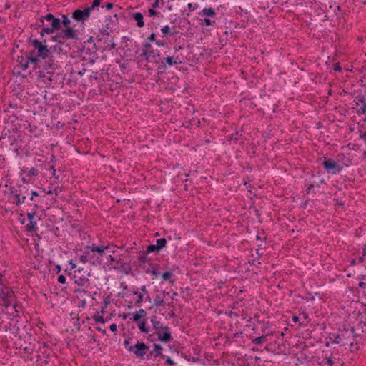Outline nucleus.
Wrapping results in <instances>:
<instances>
[{
	"label": "nucleus",
	"mask_w": 366,
	"mask_h": 366,
	"mask_svg": "<svg viewBox=\"0 0 366 366\" xmlns=\"http://www.w3.org/2000/svg\"><path fill=\"white\" fill-rule=\"evenodd\" d=\"M31 43L34 48L36 50V54L34 51L30 52L29 56L27 57V62L22 65L24 70L28 68L29 63L34 64V69H36V66L40 62L41 59H46L49 54H51V52L46 44L45 40L40 41L37 39H34L31 41Z\"/></svg>",
	"instance_id": "obj_1"
},
{
	"label": "nucleus",
	"mask_w": 366,
	"mask_h": 366,
	"mask_svg": "<svg viewBox=\"0 0 366 366\" xmlns=\"http://www.w3.org/2000/svg\"><path fill=\"white\" fill-rule=\"evenodd\" d=\"M39 21L41 23L39 25V27L44 26V21L50 24V26H49V25H46V26L42 28V30L40 32L41 36H43L44 34H51L55 31L59 30L61 26V20L55 17L52 14H47L45 16H41V18L39 19Z\"/></svg>",
	"instance_id": "obj_2"
},
{
	"label": "nucleus",
	"mask_w": 366,
	"mask_h": 366,
	"mask_svg": "<svg viewBox=\"0 0 366 366\" xmlns=\"http://www.w3.org/2000/svg\"><path fill=\"white\" fill-rule=\"evenodd\" d=\"M149 347L144 342H137L134 345H131L127 347L128 351L133 352L137 357L142 360H148L149 355H147V352Z\"/></svg>",
	"instance_id": "obj_3"
},
{
	"label": "nucleus",
	"mask_w": 366,
	"mask_h": 366,
	"mask_svg": "<svg viewBox=\"0 0 366 366\" xmlns=\"http://www.w3.org/2000/svg\"><path fill=\"white\" fill-rule=\"evenodd\" d=\"M322 164L329 174H335L342 169L340 165L332 159H325Z\"/></svg>",
	"instance_id": "obj_4"
},
{
	"label": "nucleus",
	"mask_w": 366,
	"mask_h": 366,
	"mask_svg": "<svg viewBox=\"0 0 366 366\" xmlns=\"http://www.w3.org/2000/svg\"><path fill=\"white\" fill-rule=\"evenodd\" d=\"M140 56L143 58L147 62H150V59L152 57L159 56V54L154 52L149 43L144 42L143 44L142 52Z\"/></svg>",
	"instance_id": "obj_5"
},
{
	"label": "nucleus",
	"mask_w": 366,
	"mask_h": 366,
	"mask_svg": "<svg viewBox=\"0 0 366 366\" xmlns=\"http://www.w3.org/2000/svg\"><path fill=\"white\" fill-rule=\"evenodd\" d=\"M91 13V9L87 7L84 10L77 9L72 13V18L77 21H85L90 16Z\"/></svg>",
	"instance_id": "obj_6"
},
{
	"label": "nucleus",
	"mask_w": 366,
	"mask_h": 366,
	"mask_svg": "<svg viewBox=\"0 0 366 366\" xmlns=\"http://www.w3.org/2000/svg\"><path fill=\"white\" fill-rule=\"evenodd\" d=\"M44 60L43 67L45 70L54 71L59 68L58 61L54 59L51 54H49Z\"/></svg>",
	"instance_id": "obj_7"
},
{
	"label": "nucleus",
	"mask_w": 366,
	"mask_h": 366,
	"mask_svg": "<svg viewBox=\"0 0 366 366\" xmlns=\"http://www.w3.org/2000/svg\"><path fill=\"white\" fill-rule=\"evenodd\" d=\"M59 37H62L63 40L76 39L77 31L73 29L71 26L65 27V29L59 33Z\"/></svg>",
	"instance_id": "obj_8"
},
{
	"label": "nucleus",
	"mask_w": 366,
	"mask_h": 366,
	"mask_svg": "<svg viewBox=\"0 0 366 366\" xmlns=\"http://www.w3.org/2000/svg\"><path fill=\"white\" fill-rule=\"evenodd\" d=\"M89 248L92 252H97L100 255H103L105 251L110 249L111 248H116V246L113 244H109L107 246H97L95 244H92Z\"/></svg>",
	"instance_id": "obj_9"
},
{
	"label": "nucleus",
	"mask_w": 366,
	"mask_h": 366,
	"mask_svg": "<svg viewBox=\"0 0 366 366\" xmlns=\"http://www.w3.org/2000/svg\"><path fill=\"white\" fill-rule=\"evenodd\" d=\"M356 99L357 100V102H355L356 106H359L360 104H361L360 108L357 111V113L362 114H365L366 113V101L365 99V97L363 96L357 97Z\"/></svg>",
	"instance_id": "obj_10"
},
{
	"label": "nucleus",
	"mask_w": 366,
	"mask_h": 366,
	"mask_svg": "<svg viewBox=\"0 0 366 366\" xmlns=\"http://www.w3.org/2000/svg\"><path fill=\"white\" fill-rule=\"evenodd\" d=\"M151 322L153 325L154 329L155 330H162L164 331L169 330V328L167 326L163 325L159 321L157 320L156 317H153L151 319Z\"/></svg>",
	"instance_id": "obj_11"
},
{
	"label": "nucleus",
	"mask_w": 366,
	"mask_h": 366,
	"mask_svg": "<svg viewBox=\"0 0 366 366\" xmlns=\"http://www.w3.org/2000/svg\"><path fill=\"white\" fill-rule=\"evenodd\" d=\"M14 296V292L8 287H5L2 289L0 292V299L3 301H6L8 298H12Z\"/></svg>",
	"instance_id": "obj_12"
},
{
	"label": "nucleus",
	"mask_w": 366,
	"mask_h": 366,
	"mask_svg": "<svg viewBox=\"0 0 366 366\" xmlns=\"http://www.w3.org/2000/svg\"><path fill=\"white\" fill-rule=\"evenodd\" d=\"M157 334L158 335V339L162 342H171L172 340V337L169 332V330L165 331L163 333L158 332Z\"/></svg>",
	"instance_id": "obj_13"
},
{
	"label": "nucleus",
	"mask_w": 366,
	"mask_h": 366,
	"mask_svg": "<svg viewBox=\"0 0 366 366\" xmlns=\"http://www.w3.org/2000/svg\"><path fill=\"white\" fill-rule=\"evenodd\" d=\"M162 32L163 33V36H166L169 34L170 35H174L177 33L176 27L173 26L171 28L170 26L166 25L161 29Z\"/></svg>",
	"instance_id": "obj_14"
},
{
	"label": "nucleus",
	"mask_w": 366,
	"mask_h": 366,
	"mask_svg": "<svg viewBox=\"0 0 366 366\" xmlns=\"http://www.w3.org/2000/svg\"><path fill=\"white\" fill-rule=\"evenodd\" d=\"M146 312L144 309H139L138 311H136L133 313L132 320L134 322H138L142 317L146 316Z\"/></svg>",
	"instance_id": "obj_15"
},
{
	"label": "nucleus",
	"mask_w": 366,
	"mask_h": 366,
	"mask_svg": "<svg viewBox=\"0 0 366 366\" xmlns=\"http://www.w3.org/2000/svg\"><path fill=\"white\" fill-rule=\"evenodd\" d=\"M74 283L76 285H77L78 286L83 287L86 284H88L89 279L86 278V277H77L76 275H74Z\"/></svg>",
	"instance_id": "obj_16"
},
{
	"label": "nucleus",
	"mask_w": 366,
	"mask_h": 366,
	"mask_svg": "<svg viewBox=\"0 0 366 366\" xmlns=\"http://www.w3.org/2000/svg\"><path fill=\"white\" fill-rule=\"evenodd\" d=\"M134 19L137 21V25L138 27L142 28L144 26L143 20V15L140 12H137L133 15Z\"/></svg>",
	"instance_id": "obj_17"
},
{
	"label": "nucleus",
	"mask_w": 366,
	"mask_h": 366,
	"mask_svg": "<svg viewBox=\"0 0 366 366\" xmlns=\"http://www.w3.org/2000/svg\"><path fill=\"white\" fill-rule=\"evenodd\" d=\"M166 294L168 295L169 293L163 292V296H161L160 295H156L154 300V305L157 307L162 305L164 303V297Z\"/></svg>",
	"instance_id": "obj_18"
},
{
	"label": "nucleus",
	"mask_w": 366,
	"mask_h": 366,
	"mask_svg": "<svg viewBox=\"0 0 366 366\" xmlns=\"http://www.w3.org/2000/svg\"><path fill=\"white\" fill-rule=\"evenodd\" d=\"M154 353L155 357L162 355V347L157 344L154 345V350L150 352V355Z\"/></svg>",
	"instance_id": "obj_19"
},
{
	"label": "nucleus",
	"mask_w": 366,
	"mask_h": 366,
	"mask_svg": "<svg viewBox=\"0 0 366 366\" xmlns=\"http://www.w3.org/2000/svg\"><path fill=\"white\" fill-rule=\"evenodd\" d=\"M200 14L213 17L216 15V13L212 8H204L202 9Z\"/></svg>",
	"instance_id": "obj_20"
},
{
	"label": "nucleus",
	"mask_w": 366,
	"mask_h": 366,
	"mask_svg": "<svg viewBox=\"0 0 366 366\" xmlns=\"http://www.w3.org/2000/svg\"><path fill=\"white\" fill-rule=\"evenodd\" d=\"M14 196V203L16 204L17 206L20 205L23 202H25L26 196H23L22 197H20V195L18 194H15Z\"/></svg>",
	"instance_id": "obj_21"
},
{
	"label": "nucleus",
	"mask_w": 366,
	"mask_h": 366,
	"mask_svg": "<svg viewBox=\"0 0 366 366\" xmlns=\"http://www.w3.org/2000/svg\"><path fill=\"white\" fill-rule=\"evenodd\" d=\"M267 335H262L259 337L253 339L252 342H254L257 345H260V344L264 343L267 340Z\"/></svg>",
	"instance_id": "obj_22"
},
{
	"label": "nucleus",
	"mask_w": 366,
	"mask_h": 366,
	"mask_svg": "<svg viewBox=\"0 0 366 366\" xmlns=\"http://www.w3.org/2000/svg\"><path fill=\"white\" fill-rule=\"evenodd\" d=\"M167 244V240L164 238L158 239L156 241V245L159 250L164 248Z\"/></svg>",
	"instance_id": "obj_23"
},
{
	"label": "nucleus",
	"mask_w": 366,
	"mask_h": 366,
	"mask_svg": "<svg viewBox=\"0 0 366 366\" xmlns=\"http://www.w3.org/2000/svg\"><path fill=\"white\" fill-rule=\"evenodd\" d=\"M62 21H61V24L65 27L71 26V21L68 18L66 15L62 14Z\"/></svg>",
	"instance_id": "obj_24"
},
{
	"label": "nucleus",
	"mask_w": 366,
	"mask_h": 366,
	"mask_svg": "<svg viewBox=\"0 0 366 366\" xmlns=\"http://www.w3.org/2000/svg\"><path fill=\"white\" fill-rule=\"evenodd\" d=\"M27 230L29 232H34L36 230V222L35 221H29V224L26 226Z\"/></svg>",
	"instance_id": "obj_25"
},
{
	"label": "nucleus",
	"mask_w": 366,
	"mask_h": 366,
	"mask_svg": "<svg viewBox=\"0 0 366 366\" xmlns=\"http://www.w3.org/2000/svg\"><path fill=\"white\" fill-rule=\"evenodd\" d=\"M172 277V274L170 272H165L162 274V277L164 280H169L172 283L174 281L171 280Z\"/></svg>",
	"instance_id": "obj_26"
},
{
	"label": "nucleus",
	"mask_w": 366,
	"mask_h": 366,
	"mask_svg": "<svg viewBox=\"0 0 366 366\" xmlns=\"http://www.w3.org/2000/svg\"><path fill=\"white\" fill-rule=\"evenodd\" d=\"M145 325H146V321H145V320H144L143 321H142L139 323L138 327L142 332L147 333L148 329L146 327Z\"/></svg>",
	"instance_id": "obj_27"
},
{
	"label": "nucleus",
	"mask_w": 366,
	"mask_h": 366,
	"mask_svg": "<svg viewBox=\"0 0 366 366\" xmlns=\"http://www.w3.org/2000/svg\"><path fill=\"white\" fill-rule=\"evenodd\" d=\"M134 295H138V299L135 302V305L139 307L141 306L143 301V295L138 292H134Z\"/></svg>",
	"instance_id": "obj_28"
},
{
	"label": "nucleus",
	"mask_w": 366,
	"mask_h": 366,
	"mask_svg": "<svg viewBox=\"0 0 366 366\" xmlns=\"http://www.w3.org/2000/svg\"><path fill=\"white\" fill-rule=\"evenodd\" d=\"M164 61H165L169 66H172L173 64H177L178 62L177 61H173V57L172 56H167L164 59Z\"/></svg>",
	"instance_id": "obj_29"
},
{
	"label": "nucleus",
	"mask_w": 366,
	"mask_h": 366,
	"mask_svg": "<svg viewBox=\"0 0 366 366\" xmlns=\"http://www.w3.org/2000/svg\"><path fill=\"white\" fill-rule=\"evenodd\" d=\"M158 251H159V250L158 249L156 244L149 245L147 249V253L152 252H158Z\"/></svg>",
	"instance_id": "obj_30"
},
{
	"label": "nucleus",
	"mask_w": 366,
	"mask_h": 366,
	"mask_svg": "<svg viewBox=\"0 0 366 366\" xmlns=\"http://www.w3.org/2000/svg\"><path fill=\"white\" fill-rule=\"evenodd\" d=\"M102 0H94L91 6H88V9H91V12L97 6H99Z\"/></svg>",
	"instance_id": "obj_31"
},
{
	"label": "nucleus",
	"mask_w": 366,
	"mask_h": 366,
	"mask_svg": "<svg viewBox=\"0 0 366 366\" xmlns=\"http://www.w3.org/2000/svg\"><path fill=\"white\" fill-rule=\"evenodd\" d=\"M139 260L142 263H144L146 262H147L148 260V258H147V252H144L143 253L140 257H139Z\"/></svg>",
	"instance_id": "obj_32"
},
{
	"label": "nucleus",
	"mask_w": 366,
	"mask_h": 366,
	"mask_svg": "<svg viewBox=\"0 0 366 366\" xmlns=\"http://www.w3.org/2000/svg\"><path fill=\"white\" fill-rule=\"evenodd\" d=\"M215 21H212L211 19H208V18H205L204 19V23L205 24V25L207 26H211L212 25Z\"/></svg>",
	"instance_id": "obj_33"
},
{
	"label": "nucleus",
	"mask_w": 366,
	"mask_h": 366,
	"mask_svg": "<svg viewBox=\"0 0 366 366\" xmlns=\"http://www.w3.org/2000/svg\"><path fill=\"white\" fill-rule=\"evenodd\" d=\"M94 319L96 322H99L102 323L104 322V317L102 316H94Z\"/></svg>",
	"instance_id": "obj_34"
},
{
	"label": "nucleus",
	"mask_w": 366,
	"mask_h": 366,
	"mask_svg": "<svg viewBox=\"0 0 366 366\" xmlns=\"http://www.w3.org/2000/svg\"><path fill=\"white\" fill-rule=\"evenodd\" d=\"M58 282L61 284H64L66 282V277L64 275H59L58 277Z\"/></svg>",
	"instance_id": "obj_35"
},
{
	"label": "nucleus",
	"mask_w": 366,
	"mask_h": 366,
	"mask_svg": "<svg viewBox=\"0 0 366 366\" xmlns=\"http://www.w3.org/2000/svg\"><path fill=\"white\" fill-rule=\"evenodd\" d=\"M34 216H35V212H28L27 213V217L29 219V221H34Z\"/></svg>",
	"instance_id": "obj_36"
},
{
	"label": "nucleus",
	"mask_w": 366,
	"mask_h": 366,
	"mask_svg": "<svg viewBox=\"0 0 366 366\" xmlns=\"http://www.w3.org/2000/svg\"><path fill=\"white\" fill-rule=\"evenodd\" d=\"M149 15L150 16L157 15L158 13L154 9V8L149 9L148 10Z\"/></svg>",
	"instance_id": "obj_37"
},
{
	"label": "nucleus",
	"mask_w": 366,
	"mask_h": 366,
	"mask_svg": "<svg viewBox=\"0 0 366 366\" xmlns=\"http://www.w3.org/2000/svg\"><path fill=\"white\" fill-rule=\"evenodd\" d=\"M11 304V298H8L6 301H4V305L5 307H8Z\"/></svg>",
	"instance_id": "obj_38"
},
{
	"label": "nucleus",
	"mask_w": 366,
	"mask_h": 366,
	"mask_svg": "<svg viewBox=\"0 0 366 366\" xmlns=\"http://www.w3.org/2000/svg\"><path fill=\"white\" fill-rule=\"evenodd\" d=\"M325 364H327L328 366H332L333 362L331 357L326 358V362Z\"/></svg>",
	"instance_id": "obj_39"
},
{
	"label": "nucleus",
	"mask_w": 366,
	"mask_h": 366,
	"mask_svg": "<svg viewBox=\"0 0 366 366\" xmlns=\"http://www.w3.org/2000/svg\"><path fill=\"white\" fill-rule=\"evenodd\" d=\"M148 39L151 41H155L156 42V35L154 33H152L148 38Z\"/></svg>",
	"instance_id": "obj_40"
},
{
	"label": "nucleus",
	"mask_w": 366,
	"mask_h": 366,
	"mask_svg": "<svg viewBox=\"0 0 366 366\" xmlns=\"http://www.w3.org/2000/svg\"><path fill=\"white\" fill-rule=\"evenodd\" d=\"M48 74L49 75L48 77V80L50 81H53L54 71H48Z\"/></svg>",
	"instance_id": "obj_41"
},
{
	"label": "nucleus",
	"mask_w": 366,
	"mask_h": 366,
	"mask_svg": "<svg viewBox=\"0 0 366 366\" xmlns=\"http://www.w3.org/2000/svg\"><path fill=\"white\" fill-rule=\"evenodd\" d=\"M166 364L169 365H174L175 363L170 357H168L166 360Z\"/></svg>",
	"instance_id": "obj_42"
},
{
	"label": "nucleus",
	"mask_w": 366,
	"mask_h": 366,
	"mask_svg": "<svg viewBox=\"0 0 366 366\" xmlns=\"http://www.w3.org/2000/svg\"><path fill=\"white\" fill-rule=\"evenodd\" d=\"M29 174L31 175H36L37 174V171L35 168H31L29 172Z\"/></svg>",
	"instance_id": "obj_43"
},
{
	"label": "nucleus",
	"mask_w": 366,
	"mask_h": 366,
	"mask_svg": "<svg viewBox=\"0 0 366 366\" xmlns=\"http://www.w3.org/2000/svg\"><path fill=\"white\" fill-rule=\"evenodd\" d=\"M80 261L83 263H86L88 259H87V256L86 255H82L81 257H80Z\"/></svg>",
	"instance_id": "obj_44"
},
{
	"label": "nucleus",
	"mask_w": 366,
	"mask_h": 366,
	"mask_svg": "<svg viewBox=\"0 0 366 366\" xmlns=\"http://www.w3.org/2000/svg\"><path fill=\"white\" fill-rule=\"evenodd\" d=\"M109 328H110V330H111L112 332H115V331H117V327L116 324H114V323L112 324V325H110Z\"/></svg>",
	"instance_id": "obj_45"
},
{
	"label": "nucleus",
	"mask_w": 366,
	"mask_h": 366,
	"mask_svg": "<svg viewBox=\"0 0 366 366\" xmlns=\"http://www.w3.org/2000/svg\"><path fill=\"white\" fill-rule=\"evenodd\" d=\"M62 37H59V34L53 37L54 41L61 42Z\"/></svg>",
	"instance_id": "obj_46"
},
{
	"label": "nucleus",
	"mask_w": 366,
	"mask_h": 366,
	"mask_svg": "<svg viewBox=\"0 0 366 366\" xmlns=\"http://www.w3.org/2000/svg\"><path fill=\"white\" fill-rule=\"evenodd\" d=\"M358 286L361 288H366V282H360Z\"/></svg>",
	"instance_id": "obj_47"
},
{
	"label": "nucleus",
	"mask_w": 366,
	"mask_h": 366,
	"mask_svg": "<svg viewBox=\"0 0 366 366\" xmlns=\"http://www.w3.org/2000/svg\"><path fill=\"white\" fill-rule=\"evenodd\" d=\"M159 6V1L155 0L152 4V8H156Z\"/></svg>",
	"instance_id": "obj_48"
},
{
	"label": "nucleus",
	"mask_w": 366,
	"mask_h": 366,
	"mask_svg": "<svg viewBox=\"0 0 366 366\" xmlns=\"http://www.w3.org/2000/svg\"><path fill=\"white\" fill-rule=\"evenodd\" d=\"M114 6V4L112 3H108L107 5H106V9H112Z\"/></svg>",
	"instance_id": "obj_49"
},
{
	"label": "nucleus",
	"mask_w": 366,
	"mask_h": 366,
	"mask_svg": "<svg viewBox=\"0 0 366 366\" xmlns=\"http://www.w3.org/2000/svg\"><path fill=\"white\" fill-rule=\"evenodd\" d=\"M141 290H142V292L143 293H144V294L148 293V291H147V288H146V286H145V285H143V286L141 287Z\"/></svg>",
	"instance_id": "obj_50"
},
{
	"label": "nucleus",
	"mask_w": 366,
	"mask_h": 366,
	"mask_svg": "<svg viewBox=\"0 0 366 366\" xmlns=\"http://www.w3.org/2000/svg\"><path fill=\"white\" fill-rule=\"evenodd\" d=\"M156 44H157L158 46H163L164 44V41H161V40H158V41H156Z\"/></svg>",
	"instance_id": "obj_51"
},
{
	"label": "nucleus",
	"mask_w": 366,
	"mask_h": 366,
	"mask_svg": "<svg viewBox=\"0 0 366 366\" xmlns=\"http://www.w3.org/2000/svg\"><path fill=\"white\" fill-rule=\"evenodd\" d=\"M38 76L40 78H42V77H45L46 75L44 71H39Z\"/></svg>",
	"instance_id": "obj_52"
},
{
	"label": "nucleus",
	"mask_w": 366,
	"mask_h": 366,
	"mask_svg": "<svg viewBox=\"0 0 366 366\" xmlns=\"http://www.w3.org/2000/svg\"><path fill=\"white\" fill-rule=\"evenodd\" d=\"M76 292H79V295H81L82 294H84V295L86 294V292L85 290H76Z\"/></svg>",
	"instance_id": "obj_53"
},
{
	"label": "nucleus",
	"mask_w": 366,
	"mask_h": 366,
	"mask_svg": "<svg viewBox=\"0 0 366 366\" xmlns=\"http://www.w3.org/2000/svg\"><path fill=\"white\" fill-rule=\"evenodd\" d=\"M334 69L335 71H340L341 69V67L340 66V65L338 64H336L334 66Z\"/></svg>",
	"instance_id": "obj_54"
},
{
	"label": "nucleus",
	"mask_w": 366,
	"mask_h": 366,
	"mask_svg": "<svg viewBox=\"0 0 366 366\" xmlns=\"http://www.w3.org/2000/svg\"><path fill=\"white\" fill-rule=\"evenodd\" d=\"M188 9L190 11H194L195 8H194V6H193L192 4L189 3V4H188Z\"/></svg>",
	"instance_id": "obj_55"
},
{
	"label": "nucleus",
	"mask_w": 366,
	"mask_h": 366,
	"mask_svg": "<svg viewBox=\"0 0 366 366\" xmlns=\"http://www.w3.org/2000/svg\"><path fill=\"white\" fill-rule=\"evenodd\" d=\"M109 261H110V264H112V263L115 261V259L113 257V256L112 254H109Z\"/></svg>",
	"instance_id": "obj_56"
},
{
	"label": "nucleus",
	"mask_w": 366,
	"mask_h": 366,
	"mask_svg": "<svg viewBox=\"0 0 366 366\" xmlns=\"http://www.w3.org/2000/svg\"><path fill=\"white\" fill-rule=\"evenodd\" d=\"M35 196H38V193H37V192H36V191H33V192H31V200H32V199H33V198H34V197H35Z\"/></svg>",
	"instance_id": "obj_57"
},
{
	"label": "nucleus",
	"mask_w": 366,
	"mask_h": 366,
	"mask_svg": "<svg viewBox=\"0 0 366 366\" xmlns=\"http://www.w3.org/2000/svg\"><path fill=\"white\" fill-rule=\"evenodd\" d=\"M152 274L154 275V276H158V275L160 274V273L157 272L156 270H152Z\"/></svg>",
	"instance_id": "obj_58"
},
{
	"label": "nucleus",
	"mask_w": 366,
	"mask_h": 366,
	"mask_svg": "<svg viewBox=\"0 0 366 366\" xmlns=\"http://www.w3.org/2000/svg\"><path fill=\"white\" fill-rule=\"evenodd\" d=\"M110 47L111 49H114L116 47V44L114 41H111Z\"/></svg>",
	"instance_id": "obj_59"
},
{
	"label": "nucleus",
	"mask_w": 366,
	"mask_h": 366,
	"mask_svg": "<svg viewBox=\"0 0 366 366\" xmlns=\"http://www.w3.org/2000/svg\"><path fill=\"white\" fill-rule=\"evenodd\" d=\"M97 330L100 331L101 332H102L103 334H106V330H102L101 329L100 327H97Z\"/></svg>",
	"instance_id": "obj_60"
},
{
	"label": "nucleus",
	"mask_w": 366,
	"mask_h": 366,
	"mask_svg": "<svg viewBox=\"0 0 366 366\" xmlns=\"http://www.w3.org/2000/svg\"><path fill=\"white\" fill-rule=\"evenodd\" d=\"M69 264L71 265L72 269H74L76 267V265L72 261H71Z\"/></svg>",
	"instance_id": "obj_61"
},
{
	"label": "nucleus",
	"mask_w": 366,
	"mask_h": 366,
	"mask_svg": "<svg viewBox=\"0 0 366 366\" xmlns=\"http://www.w3.org/2000/svg\"><path fill=\"white\" fill-rule=\"evenodd\" d=\"M86 305V300H81V306L82 307H85V305Z\"/></svg>",
	"instance_id": "obj_62"
},
{
	"label": "nucleus",
	"mask_w": 366,
	"mask_h": 366,
	"mask_svg": "<svg viewBox=\"0 0 366 366\" xmlns=\"http://www.w3.org/2000/svg\"><path fill=\"white\" fill-rule=\"evenodd\" d=\"M124 344L125 346H127L129 344V341L128 340H125Z\"/></svg>",
	"instance_id": "obj_63"
},
{
	"label": "nucleus",
	"mask_w": 366,
	"mask_h": 366,
	"mask_svg": "<svg viewBox=\"0 0 366 366\" xmlns=\"http://www.w3.org/2000/svg\"><path fill=\"white\" fill-rule=\"evenodd\" d=\"M292 320H293L294 322H297V321H298V317H297V316H293V317H292Z\"/></svg>",
	"instance_id": "obj_64"
}]
</instances>
